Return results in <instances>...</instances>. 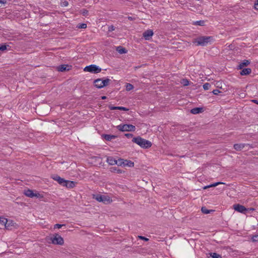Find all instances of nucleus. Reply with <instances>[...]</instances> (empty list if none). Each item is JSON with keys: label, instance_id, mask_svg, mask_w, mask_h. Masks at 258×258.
Returning <instances> with one entry per match:
<instances>
[{"label": "nucleus", "instance_id": "52", "mask_svg": "<svg viewBox=\"0 0 258 258\" xmlns=\"http://www.w3.org/2000/svg\"><path fill=\"white\" fill-rule=\"evenodd\" d=\"M224 189V187H223L222 188H221V190H223Z\"/></svg>", "mask_w": 258, "mask_h": 258}, {"label": "nucleus", "instance_id": "13", "mask_svg": "<svg viewBox=\"0 0 258 258\" xmlns=\"http://www.w3.org/2000/svg\"><path fill=\"white\" fill-rule=\"evenodd\" d=\"M76 183L77 182L74 181L66 180L63 186H66L69 188H72L75 186Z\"/></svg>", "mask_w": 258, "mask_h": 258}, {"label": "nucleus", "instance_id": "41", "mask_svg": "<svg viewBox=\"0 0 258 258\" xmlns=\"http://www.w3.org/2000/svg\"><path fill=\"white\" fill-rule=\"evenodd\" d=\"M63 226H65V225L64 224H56L54 225V228H60Z\"/></svg>", "mask_w": 258, "mask_h": 258}, {"label": "nucleus", "instance_id": "34", "mask_svg": "<svg viewBox=\"0 0 258 258\" xmlns=\"http://www.w3.org/2000/svg\"><path fill=\"white\" fill-rule=\"evenodd\" d=\"M211 86V84L210 83H205V84H204L203 85V89L205 90H209L210 89Z\"/></svg>", "mask_w": 258, "mask_h": 258}, {"label": "nucleus", "instance_id": "35", "mask_svg": "<svg viewBox=\"0 0 258 258\" xmlns=\"http://www.w3.org/2000/svg\"><path fill=\"white\" fill-rule=\"evenodd\" d=\"M251 241L252 242H258V234H255L251 237Z\"/></svg>", "mask_w": 258, "mask_h": 258}, {"label": "nucleus", "instance_id": "47", "mask_svg": "<svg viewBox=\"0 0 258 258\" xmlns=\"http://www.w3.org/2000/svg\"><path fill=\"white\" fill-rule=\"evenodd\" d=\"M254 7L256 10H258V0L255 3Z\"/></svg>", "mask_w": 258, "mask_h": 258}, {"label": "nucleus", "instance_id": "44", "mask_svg": "<svg viewBox=\"0 0 258 258\" xmlns=\"http://www.w3.org/2000/svg\"><path fill=\"white\" fill-rule=\"evenodd\" d=\"M115 30V27L113 25L110 26L108 27V31L109 32H112Z\"/></svg>", "mask_w": 258, "mask_h": 258}, {"label": "nucleus", "instance_id": "23", "mask_svg": "<svg viewBox=\"0 0 258 258\" xmlns=\"http://www.w3.org/2000/svg\"><path fill=\"white\" fill-rule=\"evenodd\" d=\"M206 21H204V20L197 21L193 22L192 24L194 25H199V26H204L206 25L205 23Z\"/></svg>", "mask_w": 258, "mask_h": 258}, {"label": "nucleus", "instance_id": "30", "mask_svg": "<svg viewBox=\"0 0 258 258\" xmlns=\"http://www.w3.org/2000/svg\"><path fill=\"white\" fill-rule=\"evenodd\" d=\"M124 159L122 158H119L117 160V163H116V165L118 166H123Z\"/></svg>", "mask_w": 258, "mask_h": 258}, {"label": "nucleus", "instance_id": "38", "mask_svg": "<svg viewBox=\"0 0 258 258\" xmlns=\"http://www.w3.org/2000/svg\"><path fill=\"white\" fill-rule=\"evenodd\" d=\"M225 184V183H223L222 182H215V183H212V184H211V187H215L216 186H217L219 184Z\"/></svg>", "mask_w": 258, "mask_h": 258}, {"label": "nucleus", "instance_id": "4", "mask_svg": "<svg viewBox=\"0 0 258 258\" xmlns=\"http://www.w3.org/2000/svg\"><path fill=\"white\" fill-rule=\"evenodd\" d=\"M102 69L96 64H91L86 66L84 69L85 72H88L93 74H98L101 71Z\"/></svg>", "mask_w": 258, "mask_h": 258}, {"label": "nucleus", "instance_id": "50", "mask_svg": "<svg viewBox=\"0 0 258 258\" xmlns=\"http://www.w3.org/2000/svg\"><path fill=\"white\" fill-rule=\"evenodd\" d=\"M101 99L105 100L107 98V97L106 96H102L101 97Z\"/></svg>", "mask_w": 258, "mask_h": 258}, {"label": "nucleus", "instance_id": "6", "mask_svg": "<svg viewBox=\"0 0 258 258\" xmlns=\"http://www.w3.org/2000/svg\"><path fill=\"white\" fill-rule=\"evenodd\" d=\"M93 198L99 202H102L104 204L109 203L110 199L108 196L100 194L93 195Z\"/></svg>", "mask_w": 258, "mask_h": 258}, {"label": "nucleus", "instance_id": "8", "mask_svg": "<svg viewBox=\"0 0 258 258\" xmlns=\"http://www.w3.org/2000/svg\"><path fill=\"white\" fill-rule=\"evenodd\" d=\"M234 209L238 212L245 214L246 212L248 211V209L246 208L244 206L239 205V204H235L233 205Z\"/></svg>", "mask_w": 258, "mask_h": 258}, {"label": "nucleus", "instance_id": "36", "mask_svg": "<svg viewBox=\"0 0 258 258\" xmlns=\"http://www.w3.org/2000/svg\"><path fill=\"white\" fill-rule=\"evenodd\" d=\"M77 27L79 29H85L87 28V24L85 23H81L78 25Z\"/></svg>", "mask_w": 258, "mask_h": 258}, {"label": "nucleus", "instance_id": "22", "mask_svg": "<svg viewBox=\"0 0 258 258\" xmlns=\"http://www.w3.org/2000/svg\"><path fill=\"white\" fill-rule=\"evenodd\" d=\"M116 50L120 54H124L127 52L126 49L122 46H119L116 48Z\"/></svg>", "mask_w": 258, "mask_h": 258}, {"label": "nucleus", "instance_id": "10", "mask_svg": "<svg viewBox=\"0 0 258 258\" xmlns=\"http://www.w3.org/2000/svg\"><path fill=\"white\" fill-rule=\"evenodd\" d=\"M250 63V61L249 60L244 59L242 61L240 62L239 64L236 67V69H242L243 68H244V67L248 66Z\"/></svg>", "mask_w": 258, "mask_h": 258}, {"label": "nucleus", "instance_id": "28", "mask_svg": "<svg viewBox=\"0 0 258 258\" xmlns=\"http://www.w3.org/2000/svg\"><path fill=\"white\" fill-rule=\"evenodd\" d=\"M4 226L7 229L11 228L12 226H13V221L11 220H8L7 219V224H4Z\"/></svg>", "mask_w": 258, "mask_h": 258}, {"label": "nucleus", "instance_id": "15", "mask_svg": "<svg viewBox=\"0 0 258 258\" xmlns=\"http://www.w3.org/2000/svg\"><path fill=\"white\" fill-rule=\"evenodd\" d=\"M240 70L241 71L239 74L241 76H247L251 73V69L250 68H243Z\"/></svg>", "mask_w": 258, "mask_h": 258}, {"label": "nucleus", "instance_id": "26", "mask_svg": "<svg viewBox=\"0 0 258 258\" xmlns=\"http://www.w3.org/2000/svg\"><path fill=\"white\" fill-rule=\"evenodd\" d=\"M210 255L212 258H222L221 255L216 252H211L210 253Z\"/></svg>", "mask_w": 258, "mask_h": 258}, {"label": "nucleus", "instance_id": "33", "mask_svg": "<svg viewBox=\"0 0 258 258\" xmlns=\"http://www.w3.org/2000/svg\"><path fill=\"white\" fill-rule=\"evenodd\" d=\"M7 218H5L2 217H0V224H1L2 225H4V224H7Z\"/></svg>", "mask_w": 258, "mask_h": 258}, {"label": "nucleus", "instance_id": "42", "mask_svg": "<svg viewBox=\"0 0 258 258\" xmlns=\"http://www.w3.org/2000/svg\"><path fill=\"white\" fill-rule=\"evenodd\" d=\"M222 93V92L220 91L218 89H215V90H214L213 91H212V93L215 95H218L219 93Z\"/></svg>", "mask_w": 258, "mask_h": 258}, {"label": "nucleus", "instance_id": "9", "mask_svg": "<svg viewBox=\"0 0 258 258\" xmlns=\"http://www.w3.org/2000/svg\"><path fill=\"white\" fill-rule=\"evenodd\" d=\"M51 177L54 180L57 181V182L61 185L63 186L66 179L60 177L59 176L56 174L52 175Z\"/></svg>", "mask_w": 258, "mask_h": 258}, {"label": "nucleus", "instance_id": "27", "mask_svg": "<svg viewBox=\"0 0 258 258\" xmlns=\"http://www.w3.org/2000/svg\"><path fill=\"white\" fill-rule=\"evenodd\" d=\"M180 83L183 86H187L189 85V81L186 79H181Z\"/></svg>", "mask_w": 258, "mask_h": 258}, {"label": "nucleus", "instance_id": "25", "mask_svg": "<svg viewBox=\"0 0 258 258\" xmlns=\"http://www.w3.org/2000/svg\"><path fill=\"white\" fill-rule=\"evenodd\" d=\"M201 211L204 214H208L213 212L214 210H208L205 207H203L201 208Z\"/></svg>", "mask_w": 258, "mask_h": 258}, {"label": "nucleus", "instance_id": "21", "mask_svg": "<svg viewBox=\"0 0 258 258\" xmlns=\"http://www.w3.org/2000/svg\"><path fill=\"white\" fill-rule=\"evenodd\" d=\"M123 163V167L128 166L130 167H133L134 166V163L131 160H124Z\"/></svg>", "mask_w": 258, "mask_h": 258}, {"label": "nucleus", "instance_id": "31", "mask_svg": "<svg viewBox=\"0 0 258 258\" xmlns=\"http://www.w3.org/2000/svg\"><path fill=\"white\" fill-rule=\"evenodd\" d=\"M9 45L6 44H0V51H4L7 49V47H9Z\"/></svg>", "mask_w": 258, "mask_h": 258}, {"label": "nucleus", "instance_id": "20", "mask_svg": "<svg viewBox=\"0 0 258 258\" xmlns=\"http://www.w3.org/2000/svg\"><path fill=\"white\" fill-rule=\"evenodd\" d=\"M111 81V80L109 79H101V83H102V86H99V87L100 88H103L104 87H106L107 86L109 82Z\"/></svg>", "mask_w": 258, "mask_h": 258}, {"label": "nucleus", "instance_id": "43", "mask_svg": "<svg viewBox=\"0 0 258 258\" xmlns=\"http://www.w3.org/2000/svg\"><path fill=\"white\" fill-rule=\"evenodd\" d=\"M108 108L110 109V110H117L118 109V106H112L111 105H109L108 106Z\"/></svg>", "mask_w": 258, "mask_h": 258}, {"label": "nucleus", "instance_id": "51", "mask_svg": "<svg viewBox=\"0 0 258 258\" xmlns=\"http://www.w3.org/2000/svg\"><path fill=\"white\" fill-rule=\"evenodd\" d=\"M247 209H248L247 211H254V209L253 208H247Z\"/></svg>", "mask_w": 258, "mask_h": 258}, {"label": "nucleus", "instance_id": "18", "mask_svg": "<svg viewBox=\"0 0 258 258\" xmlns=\"http://www.w3.org/2000/svg\"><path fill=\"white\" fill-rule=\"evenodd\" d=\"M102 137L106 141H110L112 139H114L117 138V136L108 135V134H103L102 135Z\"/></svg>", "mask_w": 258, "mask_h": 258}, {"label": "nucleus", "instance_id": "1", "mask_svg": "<svg viewBox=\"0 0 258 258\" xmlns=\"http://www.w3.org/2000/svg\"><path fill=\"white\" fill-rule=\"evenodd\" d=\"M133 142L136 143L141 148L144 149H148L152 146V143L145 139L141 138L140 136L133 138Z\"/></svg>", "mask_w": 258, "mask_h": 258}, {"label": "nucleus", "instance_id": "37", "mask_svg": "<svg viewBox=\"0 0 258 258\" xmlns=\"http://www.w3.org/2000/svg\"><path fill=\"white\" fill-rule=\"evenodd\" d=\"M69 5V2L67 1H61L60 2L61 7H67Z\"/></svg>", "mask_w": 258, "mask_h": 258}, {"label": "nucleus", "instance_id": "45", "mask_svg": "<svg viewBox=\"0 0 258 258\" xmlns=\"http://www.w3.org/2000/svg\"><path fill=\"white\" fill-rule=\"evenodd\" d=\"M124 136L127 138H132L133 137V135L130 133L125 134Z\"/></svg>", "mask_w": 258, "mask_h": 258}, {"label": "nucleus", "instance_id": "2", "mask_svg": "<svg viewBox=\"0 0 258 258\" xmlns=\"http://www.w3.org/2000/svg\"><path fill=\"white\" fill-rule=\"evenodd\" d=\"M213 40L214 38L212 36H200L196 39V42L197 43V45L205 46Z\"/></svg>", "mask_w": 258, "mask_h": 258}, {"label": "nucleus", "instance_id": "12", "mask_svg": "<svg viewBox=\"0 0 258 258\" xmlns=\"http://www.w3.org/2000/svg\"><path fill=\"white\" fill-rule=\"evenodd\" d=\"M249 146L248 144H235L233 148L238 151L242 150L245 146Z\"/></svg>", "mask_w": 258, "mask_h": 258}, {"label": "nucleus", "instance_id": "32", "mask_svg": "<svg viewBox=\"0 0 258 258\" xmlns=\"http://www.w3.org/2000/svg\"><path fill=\"white\" fill-rule=\"evenodd\" d=\"M125 89L127 91H131L134 89V86L130 83H127L125 86Z\"/></svg>", "mask_w": 258, "mask_h": 258}, {"label": "nucleus", "instance_id": "29", "mask_svg": "<svg viewBox=\"0 0 258 258\" xmlns=\"http://www.w3.org/2000/svg\"><path fill=\"white\" fill-rule=\"evenodd\" d=\"M79 13L82 14L84 16H87L88 15L89 11L86 9H82L80 10Z\"/></svg>", "mask_w": 258, "mask_h": 258}, {"label": "nucleus", "instance_id": "48", "mask_svg": "<svg viewBox=\"0 0 258 258\" xmlns=\"http://www.w3.org/2000/svg\"><path fill=\"white\" fill-rule=\"evenodd\" d=\"M251 102L258 105V100L256 99L251 100Z\"/></svg>", "mask_w": 258, "mask_h": 258}, {"label": "nucleus", "instance_id": "40", "mask_svg": "<svg viewBox=\"0 0 258 258\" xmlns=\"http://www.w3.org/2000/svg\"><path fill=\"white\" fill-rule=\"evenodd\" d=\"M138 238L140 239H141V240H143L145 241H148L149 240V238L146 237H144L143 236H138Z\"/></svg>", "mask_w": 258, "mask_h": 258}, {"label": "nucleus", "instance_id": "19", "mask_svg": "<svg viewBox=\"0 0 258 258\" xmlns=\"http://www.w3.org/2000/svg\"><path fill=\"white\" fill-rule=\"evenodd\" d=\"M101 79L98 78L94 80L93 84L95 87L98 89H101L102 88L99 87L100 86H102V83H101Z\"/></svg>", "mask_w": 258, "mask_h": 258}, {"label": "nucleus", "instance_id": "3", "mask_svg": "<svg viewBox=\"0 0 258 258\" xmlns=\"http://www.w3.org/2000/svg\"><path fill=\"white\" fill-rule=\"evenodd\" d=\"M117 130L121 132H134L136 126L132 124H120L116 126Z\"/></svg>", "mask_w": 258, "mask_h": 258}, {"label": "nucleus", "instance_id": "14", "mask_svg": "<svg viewBox=\"0 0 258 258\" xmlns=\"http://www.w3.org/2000/svg\"><path fill=\"white\" fill-rule=\"evenodd\" d=\"M204 111V108L203 107H195L191 109L190 112L193 114H197L200 113H202Z\"/></svg>", "mask_w": 258, "mask_h": 258}, {"label": "nucleus", "instance_id": "39", "mask_svg": "<svg viewBox=\"0 0 258 258\" xmlns=\"http://www.w3.org/2000/svg\"><path fill=\"white\" fill-rule=\"evenodd\" d=\"M117 110H122V111H128L129 110V109L125 107H123V106H118Z\"/></svg>", "mask_w": 258, "mask_h": 258}, {"label": "nucleus", "instance_id": "11", "mask_svg": "<svg viewBox=\"0 0 258 258\" xmlns=\"http://www.w3.org/2000/svg\"><path fill=\"white\" fill-rule=\"evenodd\" d=\"M154 33L153 30L149 29L145 31L143 33V37L145 39V40H149L150 38L153 35Z\"/></svg>", "mask_w": 258, "mask_h": 258}, {"label": "nucleus", "instance_id": "24", "mask_svg": "<svg viewBox=\"0 0 258 258\" xmlns=\"http://www.w3.org/2000/svg\"><path fill=\"white\" fill-rule=\"evenodd\" d=\"M110 169H111V171L116 172L117 173H118V174H121V173L124 172V171H122V170H121L120 169H118L117 167H111Z\"/></svg>", "mask_w": 258, "mask_h": 258}, {"label": "nucleus", "instance_id": "17", "mask_svg": "<svg viewBox=\"0 0 258 258\" xmlns=\"http://www.w3.org/2000/svg\"><path fill=\"white\" fill-rule=\"evenodd\" d=\"M106 162L111 165H116L117 160L112 156L107 157Z\"/></svg>", "mask_w": 258, "mask_h": 258}, {"label": "nucleus", "instance_id": "7", "mask_svg": "<svg viewBox=\"0 0 258 258\" xmlns=\"http://www.w3.org/2000/svg\"><path fill=\"white\" fill-rule=\"evenodd\" d=\"M72 68V66L71 65L68 64H62L57 66L56 67V70L58 72H65L71 70Z\"/></svg>", "mask_w": 258, "mask_h": 258}, {"label": "nucleus", "instance_id": "46", "mask_svg": "<svg viewBox=\"0 0 258 258\" xmlns=\"http://www.w3.org/2000/svg\"><path fill=\"white\" fill-rule=\"evenodd\" d=\"M7 3V0H0V8L2 7L3 4Z\"/></svg>", "mask_w": 258, "mask_h": 258}, {"label": "nucleus", "instance_id": "49", "mask_svg": "<svg viewBox=\"0 0 258 258\" xmlns=\"http://www.w3.org/2000/svg\"><path fill=\"white\" fill-rule=\"evenodd\" d=\"M209 187H211V185H210H210H207V186H205L203 187V188H204V189H207V188H209Z\"/></svg>", "mask_w": 258, "mask_h": 258}, {"label": "nucleus", "instance_id": "5", "mask_svg": "<svg viewBox=\"0 0 258 258\" xmlns=\"http://www.w3.org/2000/svg\"><path fill=\"white\" fill-rule=\"evenodd\" d=\"M50 240L53 244L62 245L64 243L63 238L57 233H55L53 237H51Z\"/></svg>", "mask_w": 258, "mask_h": 258}, {"label": "nucleus", "instance_id": "16", "mask_svg": "<svg viewBox=\"0 0 258 258\" xmlns=\"http://www.w3.org/2000/svg\"><path fill=\"white\" fill-rule=\"evenodd\" d=\"M24 194L27 197H30V198H33V197H38V196H37L36 194H34L32 190H31V189H29L25 190V191H24Z\"/></svg>", "mask_w": 258, "mask_h": 258}]
</instances>
